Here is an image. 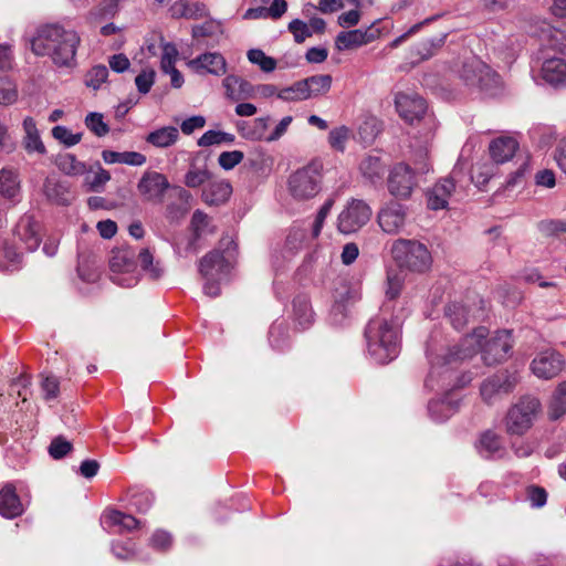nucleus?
<instances>
[{"label":"nucleus","mask_w":566,"mask_h":566,"mask_svg":"<svg viewBox=\"0 0 566 566\" xmlns=\"http://www.w3.org/2000/svg\"><path fill=\"white\" fill-rule=\"evenodd\" d=\"M321 182V165L311 163L289 177V191L297 200H307L319 192Z\"/></svg>","instance_id":"423d86ee"},{"label":"nucleus","mask_w":566,"mask_h":566,"mask_svg":"<svg viewBox=\"0 0 566 566\" xmlns=\"http://www.w3.org/2000/svg\"><path fill=\"white\" fill-rule=\"evenodd\" d=\"M488 335L489 329L484 326H480L472 334L465 335L459 345L449 348L446 354L437 357L431 374L437 371L439 376H446L450 369L473 357L479 350L482 353L483 361L489 366L505 360L513 347L510 332L499 331L490 338H488Z\"/></svg>","instance_id":"f257e3e1"},{"label":"nucleus","mask_w":566,"mask_h":566,"mask_svg":"<svg viewBox=\"0 0 566 566\" xmlns=\"http://www.w3.org/2000/svg\"><path fill=\"white\" fill-rule=\"evenodd\" d=\"M81 42L74 30L57 24L41 28L31 42V50L40 56L50 55L57 66L71 67L75 64L77 46Z\"/></svg>","instance_id":"f03ea898"},{"label":"nucleus","mask_w":566,"mask_h":566,"mask_svg":"<svg viewBox=\"0 0 566 566\" xmlns=\"http://www.w3.org/2000/svg\"><path fill=\"white\" fill-rule=\"evenodd\" d=\"M373 210L366 201L352 198L338 214L337 229L344 234L357 232L369 222Z\"/></svg>","instance_id":"0eeeda50"},{"label":"nucleus","mask_w":566,"mask_h":566,"mask_svg":"<svg viewBox=\"0 0 566 566\" xmlns=\"http://www.w3.org/2000/svg\"><path fill=\"white\" fill-rule=\"evenodd\" d=\"M551 419H558L566 412V391H556L549 402Z\"/></svg>","instance_id":"4d7b16f0"},{"label":"nucleus","mask_w":566,"mask_h":566,"mask_svg":"<svg viewBox=\"0 0 566 566\" xmlns=\"http://www.w3.org/2000/svg\"><path fill=\"white\" fill-rule=\"evenodd\" d=\"M222 86L224 87L226 96L233 102H239L253 95L251 83L237 75H228L222 81Z\"/></svg>","instance_id":"393cba45"},{"label":"nucleus","mask_w":566,"mask_h":566,"mask_svg":"<svg viewBox=\"0 0 566 566\" xmlns=\"http://www.w3.org/2000/svg\"><path fill=\"white\" fill-rule=\"evenodd\" d=\"M178 59V50L171 43H166L163 45L161 59H160V69L163 72H168L169 70L176 69L175 64Z\"/></svg>","instance_id":"864d4df0"},{"label":"nucleus","mask_w":566,"mask_h":566,"mask_svg":"<svg viewBox=\"0 0 566 566\" xmlns=\"http://www.w3.org/2000/svg\"><path fill=\"white\" fill-rule=\"evenodd\" d=\"M3 86L0 87V104L11 105L18 98L17 86L11 83L7 77L1 78Z\"/></svg>","instance_id":"680f3d73"},{"label":"nucleus","mask_w":566,"mask_h":566,"mask_svg":"<svg viewBox=\"0 0 566 566\" xmlns=\"http://www.w3.org/2000/svg\"><path fill=\"white\" fill-rule=\"evenodd\" d=\"M20 253L17 249L0 238V270H9L20 261Z\"/></svg>","instance_id":"58836bf2"},{"label":"nucleus","mask_w":566,"mask_h":566,"mask_svg":"<svg viewBox=\"0 0 566 566\" xmlns=\"http://www.w3.org/2000/svg\"><path fill=\"white\" fill-rule=\"evenodd\" d=\"M230 269V261L218 250L210 251L199 261V273L205 280H222Z\"/></svg>","instance_id":"2eb2a0df"},{"label":"nucleus","mask_w":566,"mask_h":566,"mask_svg":"<svg viewBox=\"0 0 566 566\" xmlns=\"http://www.w3.org/2000/svg\"><path fill=\"white\" fill-rule=\"evenodd\" d=\"M413 164L416 169L420 172H427L429 170V149L422 147L413 154Z\"/></svg>","instance_id":"774afa93"},{"label":"nucleus","mask_w":566,"mask_h":566,"mask_svg":"<svg viewBox=\"0 0 566 566\" xmlns=\"http://www.w3.org/2000/svg\"><path fill=\"white\" fill-rule=\"evenodd\" d=\"M24 505L17 494L15 486L12 483H6L0 486V515L6 518H14L22 515Z\"/></svg>","instance_id":"aec40b11"},{"label":"nucleus","mask_w":566,"mask_h":566,"mask_svg":"<svg viewBox=\"0 0 566 566\" xmlns=\"http://www.w3.org/2000/svg\"><path fill=\"white\" fill-rule=\"evenodd\" d=\"M188 65L198 74L210 73L221 76L227 72V62L222 54L203 53L196 59L189 61Z\"/></svg>","instance_id":"a211bd4d"},{"label":"nucleus","mask_w":566,"mask_h":566,"mask_svg":"<svg viewBox=\"0 0 566 566\" xmlns=\"http://www.w3.org/2000/svg\"><path fill=\"white\" fill-rule=\"evenodd\" d=\"M446 315L455 329H462L469 322L468 308L459 303L449 304L446 308Z\"/></svg>","instance_id":"c9c22d12"},{"label":"nucleus","mask_w":566,"mask_h":566,"mask_svg":"<svg viewBox=\"0 0 566 566\" xmlns=\"http://www.w3.org/2000/svg\"><path fill=\"white\" fill-rule=\"evenodd\" d=\"M19 189L18 176L10 169L0 170V192L8 198L15 196Z\"/></svg>","instance_id":"4c0bfd02"},{"label":"nucleus","mask_w":566,"mask_h":566,"mask_svg":"<svg viewBox=\"0 0 566 566\" xmlns=\"http://www.w3.org/2000/svg\"><path fill=\"white\" fill-rule=\"evenodd\" d=\"M542 77L553 86L566 85V60L548 59L543 63Z\"/></svg>","instance_id":"b1692460"},{"label":"nucleus","mask_w":566,"mask_h":566,"mask_svg":"<svg viewBox=\"0 0 566 566\" xmlns=\"http://www.w3.org/2000/svg\"><path fill=\"white\" fill-rule=\"evenodd\" d=\"M233 142L234 135L232 134L220 130H208L198 139V146L209 147L212 145L232 144Z\"/></svg>","instance_id":"ea45409f"},{"label":"nucleus","mask_w":566,"mask_h":566,"mask_svg":"<svg viewBox=\"0 0 566 566\" xmlns=\"http://www.w3.org/2000/svg\"><path fill=\"white\" fill-rule=\"evenodd\" d=\"M547 492L538 485H530L526 488V499L534 509L543 507L547 502Z\"/></svg>","instance_id":"603ef678"},{"label":"nucleus","mask_w":566,"mask_h":566,"mask_svg":"<svg viewBox=\"0 0 566 566\" xmlns=\"http://www.w3.org/2000/svg\"><path fill=\"white\" fill-rule=\"evenodd\" d=\"M248 59L252 64L259 65V67L266 73L274 71L276 67V61L265 55V53L259 49L250 50L248 52Z\"/></svg>","instance_id":"a19ab883"},{"label":"nucleus","mask_w":566,"mask_h":566,"mask_svg":"<svg viewBox=\"0 0 566 566\" xmlns=\"http://www.w3.org/2000/svg\"><path fill=\"white\" fill-rule=\"evenodd\" d=\"M232 195V186L226 179H213L202 188L201 200L208 206L224 205Z\"/></svg>","instance_id":"6ab92c4d"},{"label":"nucleus","mask_w":566,"mask_h":566,"mask_svg":"<svg viewBox=\"0 0 566 566\" xmlns=\"http://www.w3.org/2000/svg\"><path fill=\"white\" fill-rule=\"evenodd\" d=\"M206 125V118L203 116H200V115H196V116H191L187 119H185L181 125H180V128H181V132L185 134V135H190L192 134L196 129H201L203 128Z\"/></svg>","instance_id":"69168bd1"},{"label":"nucleus","mask_w":566,"mask_h":566,"mask_svg":"<svg viewBox=\"0 0 566 566\" xmlns=\"http://www.w3.org/2000/svg\"><path fill=\"white\" fill-rule=\"evenodd\" d=\"M305 98H314L325 95L332 86V76L328 74H317L302 80Z\"/></svg>","instance_id":"7c9ffc66"},{"label":"nucleus","mask_w":566,"mask_h":566,"mask_svg":"<svg viewBox=\"0 0 566 566\" xmlns=\"http://www.w3.org/2000/svg\"><path fill=\"white\" fill-rule=\"evenodd\" d=\"M565 367V359L555 349H545L536 355L531 364L532 371L538 378L556 377Z\"/></svg>","instance_id":"9d476101"},{"label":"nucleus","mask_w":566,"mask_h":566,"mask_svg":"<svg viewBox=\"0 0 566 566\" xmlns=\"http://www.w3.org/2000/svg\"><path fill=\"white\" fill-rule=\"evenodd\" d=\"M73 449V444L64 439L63 437L54 438L49 446V454L55 459L60 460L64 458L67 453H70Z\"/></svg>","instance_id":"de8ad7c7"},{"label":"nucleus","mask_w":566,"mask_h":566,"mask_svg":"<svg viewBox=\"0 0 566 566\" xmlns=\"http://www.w3.org/2000/svg\"><path fill=\"white\" fill-rule=\"evenodd\" d=\"M207 160V156L201 151L191 156L188 170L184 177V184L188 188L205 187L210 181L212 172L208 168Z\"/></svg>","instance_id":"dca6fc26"},{"label":"nucleus","mask_w":566,"mask_h":566,"mask_svg":"<svg viewBox=\"0 0 566 566\" xmlns=\"http://www.w3.org/2000/svg\"><path fill=\"white\" fill-rule=\"evenodd\" d=\"M492 174V167L490 165H476L472 168V180L478 185H484L490 180Z\"/></svg>","instance_id":"338daca9"},{"label":"nucleus","mask_w":566,"mask_h":566,"mask_svg":"<svg viewBox=\"0 0 566 566\" xmlns=\"http://www.w3.org/2000/svg\"><path fill=\"white\" fill-rule=\"evenodd\" d=\"M289 31L293 34L296 43L304 42L307 38L312 36V30L307 23L300 19H294L289 23Z\"/></svg>","instance_id":"6e6d98bb"},{"label":"nucleus","mask_w":566,"mask_h":566,"mask_svg":"<svg viewBox=\"0 0 566 566\" xmlns=\"http://www.w3.org/2000/svg\"><path fill=\"white\" fill-rule=\"evenodd\" d=\"M155 72L153 70L143 71L135 78V84L142 94L150 91L154 84Z\"/></svg>","instance_id":"0e129e2a"},{"label":"nucleus","mask_w":566,"mask_h":566,"mask_svg":"<svg viewBox=\"0 0 566 566\" xmlns=\"http://www.w3.org/2000/svg\"><path fill=\"white\" fill-rule=\"evenodd\" d=\"M387 186L394 197L402 200L410 198L417 186L413 169L403 163L395 165L389 172Z\"/></svg>","instance_id":"1a4fd4ad"},{"label":"nucleus","mask_w":566,"mask_h":566,"mask_svg":"<svg viewBox=\"0 0 566 566\" xmlns=\"http://www.w3.org/2000/svg\"><path fill=\"white\" fill-rule=\"evenodd\" d=\"M191 228L196 239L214 231L211 218L201 210H196L191 217Z\"/></svg>","instance_id":"e433bc0d"},{"label":"nucleus","mask_w":566,"mask_h":566,"mask_svg":"<svg viewBox=\"0 0 566 566\" xmlns=\"http://www.w3.org/2000/svg\"><path fill=\"white\" fill-rule=\"evenodd\" d=\"M403 286V277L400 273H388L386 296L389 300L397 298Z\"/></svg>","instance_id":"052dcab7"},{"label":"nucleus","mask_w":566,"mask_h":566,"mask_svg":"<svg viewBox=\"0 0 566 566\" xmlns=\"http://www.w3.org/2000/svg\"><path fill=\"white\" fill-rule=\"evenodd\" d=\"M140 268L151 280H158L164 274V266L159 260L155 261L149 249H143L138 254Z\"/></svg>","instance_id":"72a5a7b5"},{"label":"nucleus","mask_w":566,"mask_h":566,"mask_svg":"<svg viewBox=\"0 0 566 566\" xmlns=\"http://www.w3.org/2000/svg\"><path fill=\"white\" fill-rule=\"evenodd\" d=\"M85 125L98 137L105 136L109 130L107 124L104 123L103 115L98 113H90L85 118Z\"/></svg>","instance_id":"3c124183"},{"label":"nucleus","mask_w":566,"mask_h":566,"mask_svg":"<svg viewBox=\"0 0 566 566\" xmlns=\"http://www.w3.org/2000/svg\"><path fill=\"white\" fill-rule=\"evenodd\" d=\"M368 355L380 365L396 359L400 353V327L385 316L371 318L365 328Z\"/></svg>","instance_id":"7ed1b4c3"},{"label":"nucleus","mask_w":566,"mask_h":566,"mask_svg":"<svg viewBox=\"0 0 566 566\" xmlns=\"http://www.w3.org/2000/svg\"><path fill=\"white\" fill-rule=\"evenodd\" d=\"M518 148V143L510 136H501L491 142L490 155L496 164H503L513 158Z\"/></svg>","instance_id":"5701e85b"},{"label":"nucleus","mask_w":566,"mask_h":566,"mask_svg":"<svg viewBox=\"0 0 566 566\" xmlns=\"http://www.w3.org/2000/svg\"><path fill=\"white\" fill-rule=\"evenodd\" d=\"M349 136V128L346 126H339L329 132L328 143L333 149L343 153Z\"/></svg>","instance_id":"37998d69"},{"label":"nucleus","mask_w":566,"mask_h":566,"mask_svg":"<svg viewBox=\"0 0 566 566\" xmlns=\"http://www.w3.org/2000/svg\"><path fill=\"white\" fill-rule=\"evenodd\" d=\"M244 158L241 150L223 151L218 157V163L224 170L233 169Z\"/></svg>","instance_id":"13d9d810"},{"label":"nucleus","mask_w":566,"mask_h":566,"mask_svg":"<svg viewBox=\"0 0 566 566\" xmlns=\"http://www.w3.org/2000/svg\"><path fill=\"white\" fill-rule=\"evenodd\" d=\"M407 207L389 201L380 208L377 214V222L381 230L388 234H397L406 224Z\"/></svg>","instance_id":"9b49d317"},{"label":"nucleus","mask_w":566,"mask_h":566,"mask_svg":"<svg viewBox=\"0 0 566 566\" xmlns=\"http://www.w3.org/2000/svg\"><path fill=\"white\" fill-rule=\"evenodd\" d=\"M154 503V495L148 491L136 492L132 495L129 504L136 511L145 513Z\"/></svg>","instance_id":"8fccbe9b"},{"label":"nucleus","mask_w":566,"mask_h":566,"mask_svg":"<svg viewBox=\"0 0 566 566\" xmlns=\"http://www.w3.org/2000/svg\"><path fill=\"white\" fill-rule=\"evenodd\" d=\"M55 165L60 171L67 176H81L84 175L87 169L83 161H80L73 154L59 155Z\"/></svg>","instance_id":"2f4dec72"},{"label":"nucleus","mask_w":566,"mask_h":566,"mask_svg":"<svg viewBox=\"0 0 566 566\" xmlns=\"http://www.w3.org/2000/svg\"><path fill=\"white\" fill-rule=\"evenodd\" d=\"M170 12L174 18L195 19L197 9L195 4L186 0H180L174 3Z\"/></svg>","instance_id":"bf43d9fd"},{"label":"nucleus","mask_w":566,"mask_h":566,"mask_svg":"<svg viewBox=\"0 0 566 566\" xmlns=\"http://www.w3.org/2000/svg\"><path fill=\"white\" fill-rule=\"evenodd\" d=\"M23 146L28 153H36L39 155H44L46 153V148L40 137L39 129L36 127V123L32 117H25L23 120Z\"/></svg>","instance_id":"cd10ccee"},{"label":"nucleus","mask_w":566,"mask_h":566,"mask_svg":"<svg viewBox=\"0 0 566 566\" xmlns=\"http://www.w3.org/2000/svg\"><path fill=\"white\" fill-rule=\"evenodd\" d=\"M43 193L46 199L54 205L67 206L72 201V193L69 186L53 177H48L44 180Z\"/></svg>","instance_id":"4be33fe9"},{"label":"nucleus","mask_w":566,"mask_h":566,"mask_svg":"<svg viewBox=\"0 0 566 566\" xmlns=\"http://www.w3.org/2000/svg\"><path fill=\"white\" fill-rule=\"evenodd\" d=\"M390 255L402 271L422 274L432 265V255L428 247L416 239L394 240L390 245Z\"/></svg>","instance_id":"20e7f679"},{"label":"nucleus","mask_w":566,"mask_h":566,"mask_svg":"<svg viewBox=\"0 0 566 566\" xmlns=\"http://www.w3.org/2000/svg\"><path fill=\"white\" fill-rule=\"evenodd\" d=\"M52 136L63 143L65 146L71 147L78 144L82 140V133L73 134L65 126H55L52 128Z\"/></svg>","instance_id":"a18cd8bd"},{"label":"nucleus","mask_w":566,"mask_h":566,"mask_svg":"<svg viewBox=\"0 0 566 566\" xmlns=\"http://www.w3.org/2000/svg\"><path fill=\"white\" fill-rule=\"evenodd\" d=\"M97 170L91 176H86L85 182L88 185L90 190L98 191L111 179V174L103 169L99 163H96Z\"/></svg>","instance_id":"5fc2aeb1"},{"label":"nucleus","mask_w":566,"mask_h":566,"mask_svg":"<svg viewBox=\"0 0 566 566\" xmlns=\"http://www.w3.org/2000/svg\"><path fill=\"white\" fill-rule=\"evenodd\" d=\"M476 449L478 452L485 459L502 458L505 452L502 446L501 437L491 430L482 433L476 444Z\"/></svg>","instance_id":"bb28decb"},{"label":"nucleus","mask_w":566,"mask_h":566,"mask_svg":"<svg viewBox=\"0 0 566 566\" xmlns=\"http://www.w3.org/2000/svg\"><path fill=\"white\" fill-rule=\"evenodd\" d=\"M542 412L537 398L525 395L514 403L504 418L505 431L509 436L522 437L527 433Z\"/></svg>","instance_id":"39448f33"},{"label":"nucleus","mask_w":566,"mask_h":566,"mask_svg":"<svg viewBox=\"0 0 566 566\" xmlns=\"http://www.w3.org/2000/svg\"><path fill=\"white\" fill-rule=\"evenodd\" d=\"M179 139V130L175 126H164L150 132L146 137V143L157 148H168L175 145Z\"/></svg>","instance_id":"c85d7f7f"},{"label":"nucleus","mask_w":566,"mask_h":566,"mask_svg":"<svg viewBox=\"0 0 566 566\" xmlns=\"http://www.w3.org/2000/svg\"><path fill=\"white\" fill-rule=\"evenodd\" d=\"M172 537L168 532L156 531L150 537V546L155 549L166 551L171 546Z\"/></svg>","instance_id":"e2e57ef3"},{"label":"nucleus","mask_w":566,"mask_h":566,"mask_svg":"<svg viewBox=\"0 0 566 566\" xmlns=\"http://www.w3.org/2000/svg\"><path fill=\"white\" fill-rule=\"evenodd\" d=\"M395 106L399 116L409 124L420 122L421 119L433 124L431 117H426L428 108L426 101L416 93H397Z\"/></svg>","instance_id":"6e6552de"},{"label":"nucleus","mask_w":566,"mask_h":566,"mask_svg":"<svg viewBox=\"0 0 566 566\" xmlns=\"http://www.w3.org/2000/svg\"><path fill=\"white\" fill-rule=\"evenodd\" d=\"M461 391H439L428 403V411L436 421H444L458 411Z\"/></svg>","instance_id":"f8f14e48"},{"label":"nucleus","mask_w":566,"mask_h":566,"mask_svg":"<svg viewBox=\"0 0 566 566\" xmlns=\"http://www.w3.org/2000/svg\"><path fill=\"white\" fill-rule=\"evenodd\" d=\"M14 238H18L28 251H34L41 242L40 226L31 216H23L14 229Z\"/></svg>","instance_id":"f3484780"},{"label":"nucleus","mask_w":566,"mask_h":566,"mask_svg":"<svg viewBox=\"0 0 566 566\" xmlns=\"http://www.w3.org/2000/svg\"><path fill=\"white\" fill-rule=\"evenodd\" d=\"M169 188V181L165 175L157 171H147L140 178L137 189L140 196L151 202L160 203L166 190Z\"/></svg>","instance_id":"4468645a"},{"label":"nucleus","mask_w":566,"mask_h":566,"mask_svg":"<svg viewBox=\"0 0 566 566\" xmlns=\"http://www.w3.org/2000/svg\"><path fill=\"white\" fill-rule=\"evenodd\" d=\"M543 39L554 50H562L566 46V23L559 22L557 25H547L542 31Z\"/></svg>","instance_id":"473e14b6"},{"label":"nucleus","mask_w":566,"mask_h":566,"mask_svg":"<svg viewBox=\"0 0 566 566\" xmlns=\"http://www.w3.org/2000/svg\"><path fill=\"white\" fill-rule=\"evenodd\" d=\"M293 317L302 329H306L313 324L314 312L307 296L298 295L293 300Z\"/></svg>","instance_id":"c756f323"},{"label":"nucleus","mask_w":566,"mask_h":566,"mask_svg":"<svg viewBox=\"0 0 566 566\" xmlns=\"http://www.w3.org/2000/svg\"><path fill=\"white\" fill-rule=\"evenodd\" d=\"M380 36V29L376 24H371L365 30L355 29L338 33L335 40L337 50H354L371 43Z\"/></svg>","instance_id":"ddd939ff"},{"label":"nucleus","mask_w":566,"mask_h":566,"mask_svg":"<svg viewBox=\"0 0 566 566\" xmlns=\"http://www.w3.org/2000/svg\"><path fill=\"white\" fill-rule=\"evenodd\" d=\"M361 175L369 181L379 179L384 172V164L377 156H366L359 164Z\"/></svg>","instance_id":"f704fd0d"},{"label":"nucleus","mask_w":566,"mask_h":566,"mask_svg":"<svg viewBox=\"0 0 566 566\" xmlns=\"http://www.w3.org/2000/svg\"><path fill=\"white\" fill-rule=\"evenodd\" d=\"M455 189L452 179H442L437 182L427 193V205L431 210L443 209L448 205V199Z\"/></svg>","instance_id":"412c9836"},{"label":"nucleus","mask_w":566,"mask_h":566,"mask_svg":"<svg viewBox=\"0 0 566 566\" xmlns=\"http://www.w3.org/2000/svg\"><path fill=\"white\" fill-rule=\"evenodd\" d=\"M108 520L114 525H119L124 530L133 531L138 527L139 521L129 514L119 511H113L108 514Z\"/></svg>","instance_id":"09e8293b"},{"label":"nucleus","mask_w":566,"mask_h":566,"mask_svg":"<svg viewBox=\"0 0 566 566\" xmlns=\"http://www.w3.org/2000/svg\"><path fill=\"white\" fill-rule=\"evenodd\" d=\"M541 233L545 237L566 234V219H549L538 223Z\"/></svg>","instance_id":"79ce46f5"},{"label":"nucleus","mask_w":566,"mask_h":566,"mask_svg":"<svg viewBox=\"0 0 566 566\" xmlns=\"http://www.w3.org/2000/svg\"><path fill=\"white\" fill-rule=\"evenodd\" d=\"M108 70L105 65L93 66L85 75V85L93 90H97L106 81Z\"/></svg>","instance_id":"c03bdc74"},{"label":"nucleus","mask_w":566,"mask_h":566,"mask_svg":"<svg viewBox=\"0 0 566 566\" xmlns=\"http://www.w3.org/2000/svg\"><path fill=\"white\" fill-rule=\"evenodd\" d=\"M303 82L297 81L293 85L282 88L277 92V97L287 102L305 101Z\"/></svg>","instance_id":"49530a36"},{"label":"nucleus","mask_w":566,"mask_h":566,"mask_svg":"<svg viewBox=\"0 0 566 566\" xmlns=\"http://www.w3.org/2000/svg\"><path fill=\"white\" fill-rule=\"evenodd\" d=\"M109 268L115 274L133 272L135 270V251L128 247L113 249Z\"/></svg>","instance_id":"a878e982"}]
</instances>
